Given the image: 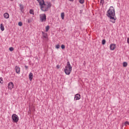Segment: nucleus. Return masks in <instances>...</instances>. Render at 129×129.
<instances>
[{"instance_id":"cd10ccee","label":"nucleus","mask_w":129,"mask_h":129,"mask_svg":"<svg viewBox=\"0 0 129 129\" xmlns=\"http://www.w3.org/2000/svg\"><path fill=\"white\" fill-rule=\"evenodd\" d=\"M127 43H128V44H129V38H128L127 39Z\"/></svg>"},{"instance_id":"6ab92c4d","label":"nucleus","mask_w":129,"mask_h":129,"mask_svg":"<svg viewBox=\"0 0 129 129\" xmlns=\"http://www.w3.org/2000/svg\"><path fill=\"white\" fill-rule=\"evenodd\" d=\"M123 67H126V66H127V62H124L123 63Z\"/></svg>"},{"instance_id":"a211bd4d","label":"nucleus","mask_w":129,"mask_h":129,"mask_svg":"<svg viewBox=\"0 0 129 129\" xmlns=\"http://www.w3.org/2000/svg\"><path fill=\"white\" fill-rule=\"evenodd\" d=\"M106 42V41L105 40V39H103L102 40V45H105V43Z\"/></svg>"},{"instance_id":"412c9836","label":"nucleus","mask_w":129,"mask_h":129,"mask_svg":"<svg viewBox=\"0 0 129 129\" xmlns=\"http://www.w3.org/2000/svg\"><path fill=\"white\" fill-rule=\"evenodd\" d=\"M18 26H19L20 27H22V26H23V23H22V22H19Z\"/></svg>"},{"instance_id":"bb28decb","label":"nucleus","mask_w":129,"mask_h":129,"mask_svg":"<svg viewBox=\"0 0 129 129\" xmlns=\"http://www.w3.org/2000/svg\"><path fill=\"white\" fill-rule=\"evenodd\" d=\"M56 68H57V69H59V68H60V67L59 66V65H57V66H56Z\"/></svg>"},{"instance_id":"a878e982","label":"nucleus","mask_w":129,"mask_h":129,"mask_svg":"<svg viewBox=\"0 0 129 129\" xmlns=\"http://www.w3.org/2000/svg\"><path fill=\"white\" fill-rule=\"evenodd\" d=\"M124 124H125V125H126L127 124H128V125H129V122H128V121H125V123H124Z\"/></svg>"},{"instance_id":"aec40b11","label":"nucleus","mask_w":129,"mask_h":129,"mask_svg":"<svg viewBox=\"0 0 129 129\" xmlns=\"http://www.w3.org/2000/svg\"><path fill=\"white\" fill-rule=\"evenodd\" d=\"M29 13L31 15H34V11H33V10H30Z\"/></svg>"},{"instance_id":"423d86ee","label":"nucleus","mask_w":129,"mask_h":129,"mask_svg":"<svg viewBox=\"0 0 129 129\" xmlns=\"http://www.w3.org/2000/svg\"><path fill=\"white\" fill-rule=\"evenodd\" d=\"M15 70H16V73H17V74H20V73H21V69L20 68V67H19L18 66H16Z\"/></svg>"},{"instance_id":"f8f14e48","label":"nucleus","mask_w":129,"mask_h":129,"mask_svg":"<svg viewBox=\"0 0 129 129\" xmlns=\"http://www.w3.org/2000/svg\"><path fill=\"white\" fill-rule=\"evenodd\" d=\"M42 34L43 37H44V38H45V39H46V38H47L48 35H47V33H46L44 32H42Z\"/></svg>"},{"instance_id":"b1692460","label":"nucleus","mask_w":129,"mask_h":129,"mask_svg":"<svg viewBox=\"0 0 129 129\" xmlns=\"http://www.w3.org/2000/svg\"><path fill=\"white\" fill-rule=\"evenodd\" d=\"M9 50L10 51H12L14 50V47H10Z\"/></svg>"},{"instance_id":"ddd939ff","label":"nucleus","mask_w":129,"mask_h":129,"mask_svg":"<svg viewBox=\"0 0 129 129\" xmlns=\"http://www.w3.org/2000/svg\"><path fill=\"white\" fill-rule=\"evenodd\" d=\"M19 7L20 8L21 12H23V11L24 10V6L22 4H20Z\"/></svg>"},{"instance_id":"4468645a","label":"nucleus","mask_w":129,"mask_h":129,"mask_svg":"<svg viewBox=\"0 0 129 129\" xmlns=\"http://www.w3.org/2000/svg\"><path fill=\"white\" fill-rule=\"evenodd\" d=\"M1 31H5V27L4 26V24H1Z\"/></svg>"},{"instance_id":"39448f33","label":"nucleus","mask_w":129,"mask_h":129,"mask_svg":"<svg viewBox=\"0 0 129 129\" xmlns=\"http://www.w3.org/2000/svg\"><path fill=\"white\" fill-rule=\"evenodd\" d=\"M47 18L46 17V14H42L40 15V21L41 22H46Z\"/></svg>"},{"instance_id":"2eb2a0df","label":"nucleus","mask_w":129,"mask_h":129,"mask_svg":"<svg viewBox=\"0 0 129 129\" xmlns=\"http://www.w3.org/2000/svg\"><path fill=\"white\" fill-rule=\"evenodd\" d=\"M50 29V26L49 25H47L45 28V32H48L49 30Z\"/></svg>"},{"instance_id":"0eeeda50","label":"nucleus","mask_w":129,"mask_h":129,"mask_svg":"<svg viewBox=\"0 0 129 129\" xmlns=\"http://www.w3.org/2000/svg\"><path fill=\"white\" fill-rule=\"evenodd\" d=\"M80 98H81L80 94H77L76 95H75L74 98L75 100H79Z\"/></svg>"},{"instance_id":"9d476101","label":"nucleus","mask_w":129,"mask_h":129,"mask_svg":"<svg viewBox=\"0 0 129 129\" xmlns=\"http://www.w3.org/2000/svg\"><path fill=\"white\" fill-rule=\"evenodd\" d=\"M4 18H5V19H9V18H10V15L8 13H5L4 15Z\"/></svg>"},{"instance_id":"2f4dec72","label":"nucleus","mask_w":129,"mask_h":129,"mask_svg":"<svg viewBox=\"0 0 129 129\" xmlns=\"http://www.w3.org/2000/svg\"><path fill=\"white\" fill-rule=\"evenodd\" d=\"M70 1V2H74V0H69Z\"/></svg>"},{"instance_id":"393cba45","label":"nucleus","mask_w":129,"mask_h":129,"mask_svg":"<svg viewBox=\"0 0 129 129\" xmlns=\"http://www.w3.org/2000/svg\"><path fill=\"white\" fill-rule=\"evenodd\" d=\"M61 49H64V48H65V45H61Z\"/></svg>"},{"instance_id":"1a4fd4ad","label":"nucleus","mask_w":129,"mask_h":129,"mask_svg":"<svg viewBox=\"0 0 129 129\" xmlns=\"http://www.w3.org/2000/svg\"><path fill=\"white\" fill-rule=\"evenodd\" d=\"M116 45H115V44H110V50H114V49H115V48H116Z\"/></svg>"},{"instance_id":"c756f323","label":"nucleus","mask_w":129,"mask_h":129,"mask_svg":"<svg viewBox=\"0 0 129 129\" xmlns=\"http://www.w3.org/2000/svg\"><path fill=\"white\" fill-rule=\"evenodd\" d=\"M83 12V11L80 10V14H82Z\"/></svg>"},{"instance_id":"5701e85b","label":"nucleus","mask_w":129,"mask_h":129,"mask_svg":"<svg viewBox=\"0 0 129 129\" xmlns=\"http://www.w3.org/2000/svg\"><path fill=\"white\" fill-rule=\"evenodd\" d=\"M55 48H56V49H59V48H60V45L59 44H57L55 46Z\"/></svg>"},{"instance_id":"f03ea898","label":"nucleus","mask_w":129,"mask_h":129,"mask_svg":"<svg viewBox=\"0 0 129 129\" xmlns=\"http://www.w3.org/2000/svg\"><path fill=\"white\" fill-rule=\"evenodd\" d=\"M39 4L41 11L43 12H47L49 11V9L51 8V3L45 2V0H37Z\"/></svg>"},{"instance_id":"6e6552de","label":"nucleus","mask_w":129,"mask_h":129,"mask_svg":"<svg viewBox=\"0 0 129 129\" xmlns=\"http://www.w3.org/2000/svg\"><path fill=\"white\" fill-rule=\"evenodd\" d=\"M8 88L9 89H13L14 88V83L10 82L8 84Z\"/></svg>"},{"instance_id":"f3484780","label":"nucleus","mask_w":129,"mask_h":129,"mask_svg":"<svg viewBox=\"0 0 129 129\" xmlns=\"http://www.w3.org/2000/svg\"><path fill=\"white\" fill-rule=\"evenodd\" d=\"M4 84V80H3V78H0V84Z\"/></svg>"},{"instance_id":"c85d7f7f","label":"nucleus","mask_w":129,"mask_h":129,"mask_svg":"<svg viewBox=\"0 0 129 129\" xmlns=\"http://www.w3.org/2000/svg\"><path fill=\"white\" fill-rule=\"evenodd\" d=\"M100 3H104V0H101Z\"/></svg>"},{"instance_id":"f257e3e1","label":"nucleus","mask_w":129,"mask_h":129,"mask_svg":"<svg viewBox=\"0 0 129 129\" xmlns=\"http://www.w3.org/2000/svg\"><path fill=\"white\" fill-rule=\"evenodd\" d=\"M106 16L110 19V22L114 24L116 21V17H115V11H114V8L113 7H110L109 10L107 11Z\"/></svg>"},{"instance_id":"7ed1b4c3","label":"nucleus","mask_w":129,"mask_h":129,"mask_svg":"<svg viewBox=\"0 0 129 129\" xmlns=\"http://www.w3.org/2000/svg\"><path fill=\"white\" fill-rule=\"evenodd\" d=\"M64 71L66 75H70V74L72 72V67L70 64V62H67V66L65 67Z\"/></svg>"},{"instance_id":"7c9ffc66","label":"nucleus","mask_w":129,"mask_h":129,"mask_svg":"<svg viewBox=\"0 0 129 129\" xmlns=\"http://www.w3.org/2000/svg\"><path fill=\"white\" fill-rule=\"evenodd\" d=\"M25 69H26V70L28 69V66H25Z\"/></svg>"},{"instance_id":"dca6fc26","label":"nucleus","mask_w":129,"mask_h":129,"mask_svg":"<svg viewBox=\"0 0 129 129\" xmlns=\"http://www.w3.org/2000/svg\"><path fill=\"white\" fill-rule=\"evenodd\" d=\"M65 17V14H64V13H62L61 14V18L62 20H64V18Z\"/></svg>"},{"instance_id":"72a5a7b5","label":"nucleus","mask_w":129,"mask_h":129,"mask_svg":"<svg viewBox=\"0 0 129 129\" xmlns=\"http://www.w3.org/2000/svg\"><path fill=\"white\" fill-rule=\"evenodd\" d=\"M11 1H14V0H11Z\"/></svg>"},{"instance_id":"9b49d317","label":"nucleus","mask_w":129,"mask_h":129,"mask_svg":"<svg viewBox=\"0 0 129 129\" xmlns=\"http://www.w3.org/2000/svg\"><path fill=\"white\" fill-rule=\"evenodd\" d=\"M29 80H30V81H32V80H33V73H30L29 74Z\"/></svg>"},{"instance_id":"4be33fe9","label":"nucleus","mask_w":129,"mask_h":129,"mask_svg":"<svg viewBox=\"0 0 129 129\" xmlns=\"http://www.w3.org/2000/svg\"><path fill=\"white\" fill-rule=\"evenodd\" d=\"M80 4H84V0H80L79 1Z\"/></svg>"},{"instance_id":"473e14b6","label":"nucleus","mask_w":129,"mask_h":129,"mask_svg":"<svg viewBox=\"0 0 129 129\" xmlns=\"http://www.w3.org/2000/svg\"><path fill=\"white\" fill-rule=\"evenodd\" d=\"M28 23H30V21L29 20H28Z\"/></svg>"},{"instance_id":"20e7f679","label":"nucleus","mask_w":129,"mask_h":129,"mask_svg":"<svg viewBox=\"0 0 129 129\" xmlns=\"http://www.w3.org/2000/svg\"><path fill=\"white\" fill-rule=\"evenodd\" d=\"M12 118L14 121V122H18V121H19V116H18V115L16 114H13L12 116Z\"/></svg>"}]
</instances>
